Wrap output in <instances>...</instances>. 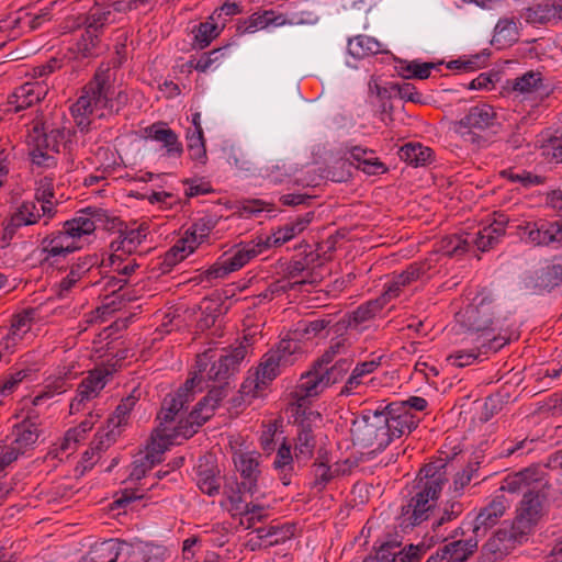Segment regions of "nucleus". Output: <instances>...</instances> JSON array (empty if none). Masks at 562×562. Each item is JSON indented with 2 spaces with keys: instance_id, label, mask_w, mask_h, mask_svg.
<instances>
[{
  "instance_id": "41",
  "label": "nucleus",
  "mask_w": 562,
  "mask_h": 562,
  "mask_svg": "<svg viewBox=\"0 0 562 562\" xmlns=\"http://www.w3.org/2000/svg\"><path fill=\"white\" fill-rule=\"evenodd\" d=\"M384 304V296L361 304L350 314L348 326L350 328L359 329L361 325L373 319L382 311ZM361 329H363V327H361L360 330Z\"/></svg>"
},
{
  "instance_id": "47",
  "label": "nucleus",
  "mask_w": 562,
  "mask_h": 562,
  "mask_svg": "<svg viewBox=\"0 0 562 562\" xmlns=\"http://www.w3.org/2000/svg\"><path fill=\"white\" fill-rule=\"evenodd\" d=\"M347 48L351 56L361 59L366 56L380 53L381 44L374 37L368 35H358L349 40Z\"/></svg>"
},
{
  "instance_id": "26",
  "label": "nucleus",
  "mask_w": 562,
  "mask_h": 562,
  "mask_svg": "<svg viewBox=\"0 0 562 562\" xmlns=\"http://www.w3.org/2000/svg\"><path fill=\"white\" fill-rule=\"evenodd\" d=\"M122 553L124 557L122 562H162L164 552L160 547L148 542L136 540L133 542L121 541Z\"/></svg>"
},
{
  "instance_id": "25",
  "label": "nucleus",
  "mask_w": 562,
  "mask_h": 562,
  "mask_svg": "<svg viewBox=\"0 0 562 562\" xmlns=\"http://www.w3.org/2000/svg\"><path fill=\"white\" fill-rule=\"evenodd\" d=\"M147 232L148 225L146 223H142L137 227L125 224L119 235V239L113 240L110 245L113 251V258H119L121 256L120 251L123 254H133L136 251L137 247L146 238Z\"/></svg>"
},
{
  "instance_id": "35",
  "label": "nucleus",
  "mask_w": 562,
  "mask_h": 562,
  "mask_svg": "<svg viewBox=\"0 0 562 562\" xmlns=\"http://www.w3.org/2000/svg\"><path fill=\"white\" fill-rule=\"evenodd\" d=\"M98 263L97 256H85L72 263L69 273L58 284V295L64 296L75 284Z\"/></svg>"
},
{
  "instance_id": "14",
  "label": "nucleus",
  "mask_w": 562,
  "mask_h": 562,
  "mask_svg": "<svg viewBox=\"0 0 562 562\" xmlns=\"http://www.w3.org/2000/svg\"><path fill=\"white\" fill-rule=\"evenodd\" d=\"M435 257L436 255L429 256L422 261H415L401 273L394 274L392 280L386 284L384 296H387L389 299L396 297L404 286L409 285L424 277L429 278L430 270H432L437 263V259Z\"/></svg>"
},
{
  "instance_id": "54",
  "label": "nucleus",
  "mask_w": 562,
  "mask_h": 562,
  "mask_svg": "<svg viewBox=\"0 0 562 562\" xmlns=\"http://www.w3.org/2000/svg\"><path fill=\"white\" fill-rule=\"evenodd\" d=\"M536 471L525 469L519 472L507 475L501 486V490L508 493H517L528 487L530 482L536 481Z\"/></svg>"
},
{
  "instance_id": "12",
  "label": "nucleus",
  "mask_w": 562,
  "mask_h": 562,
  "mask_svg": "<svg viewBox=\"0 0 562 562\" xmlns=\"http://www.w3.org/2000/svg\"><path fill=\"white\" fill-rule=\"evenodd\" d=\"M259 457L260 454L254 451L237 452L234 454V464L240 474L241 481L239 483L236 482L235 487L233 485H225L224 493L226 496L232 493V490L239 492L238 494L240 496L244 494L254 496L258 492V479L261 473L259 469Z\"/></svg>"
},
{
  "instance_id": "36",
  "label": "nucleus",
  "mask_w": 562,
  "mask_h": 562,
  "mask_svg": "<svg viewBox=\"0 0 562 562\" xmlns=\"http://www.w3.org/2000/svg\"><path fill=\"white\" fill-rule=\"evenodd\" d=\"M380 364V360H370L357 363L345 382V385L341 387L339 395L349 396L359 393L358 389L363 384L364 376L375 371Z\"/></svg>"
},
{
  "instance_id": "57",
  "label": "nucleus",
  "mask_w": 562,
  "mask_h": 562,
  "mask_svg": "<svg viewBox=\"0 0 562 562\" xmlns=\"http://www.w3.org/2000/svg\"><path fill=\"white\" fill-rule=\"evenodd\" d=\"M220 218L221 217L217 215L206 214L194 222L191 227L192 231L190 232L189 229L187 234L190 233L188 237L189 239H194L195 247L207 238L211 231L217 225Z\"/></svg>"
},
{
  "instance_id": "60",
  "label": "nucleus",
  "mask_w": 562,
  "mask_h": 562,
  "mask_svg": "<svg viewBox=\"0 0 562 562\" xmlns=\"http://www.w3.org/2000/svg\"><path fill=\"white\" fill-rule=\"evenodd\" d=\"M125 284L126 280L117 279L115 277L110 278L105 283V288L112 290V295L106 296L105 300L111 297L112 300L104 303L101 307L98 308V311H102V314L114 312L116 310L115 299L132 301L131 296H127L125 292H122Z\"/></svg>"
},
{
  "instance_id": "24",
  "label": "nucleus",
  "mask_w": 562,
  "mask_h": 562,
  "mask_svg": "<svg viewBox=\"0 0 562 562\" xmlns=\"http://www.w3.org/2000/svg\"><path fill=\"white\" fill-rule=\"evenodd\" d=\"M40 437V429L36 423L25 419L13 426L11 437H7L8 443L14 448L16 456L21 457L33 449Z\"/></svg>"
},
{
  "instance_id": "52",
  "label": "nucleus",
  "mask_w": 562,
  "mask_h": 562,
  "mask_svg": "<svg viewBox=\"0 0 562 562\" xmlns=\"http://www.w3.org/2000/svg\"><path fill=\"white\" fill-rule=\"evenodd\" d=\"M176 443L169 434V427H157L151 435V441L147 446L145 454H151L150 459H157V463L161 461V456L169 448Z\"/></svg>"
},
{
  "instance_id": "63",
  "label": "nucleus",
  "mask_w": 562,
  "mask_h": 562,
  "mask_svg": "<svg viewBox=\"0 0 562 562\" xmlns=\"http://www.w3.org/2000/svg\"><path fill=\"white\" fill-rule=\"evenodd\" d=\"M539 285L543 289H553L562 282V263L547 266L538 276Z\"/></svg>"
},
{
  "instance_id": "17",
  "label": "nucleus",
  "mask_w": 562,
  "mask_h": 562,
  "mask_svg": "<svg viewBox=\"0 0 562 562\" xmlns=\"http://www.w3.org/2000/svg\"><path fill=\"white\" fill-rule=\"evenodd\" d=\"M114 22V14L110 7L97 0L94 5L91 7L87 13L69 18L65 27L70 31H76L80 30L82 26H87L103 34L104 29Z\"/></svg>"
},
{
  "instance_id": "38",
  "label": "nucleus",
  "mask_w": 562,
  "mask_h": 562,
  "mask_svg": "<svg viewBox=\"0 0 562 562\" xmlns=\"http://www.w3.org/2000/svg\"><path fill=\"white\" fill-rule=\"evenodd\" d=\"M194 239H189L188 236L178 239L177 243L164 255L160 263L161 272H169L172 267L186 259L188 255L194 251Z\"/></svg>"
},
{
  "instance_id": "4",
  "label": "nucleus",
  "mask_w": 562,
  "mask_h": 562,
  "mask_svg": "<svg viewBox=\"0 0 562 562\" xmlns=\"http://www.w3.org/2000/svg\"><path fill=\"white\" fill-rule=\"evenodd\" d=\"M507 319L498 296L490 289L483 288L473 297L464 311L457 314V322L471 336L473 341L492 338Z\"/></svg>"
},
{
  "instance_id": "31",
  "label": "nucleus",
  "mask_w": 562,
  "mask_h": 562,
  "mask_svg": "<svg viewBox=\"0 0 562 562\" xmlns=\"http://www.w3.org/2000/svg\"><path fill=\"white\" fill-rule=\"evenodd\" d=\"M326 387L328 386L325 383L322 367L314 362L311 370L301 375L294 395L299 400L313 397L321 394Z\"/></svg>"
},
{
  "instance_id": "39",
  "label": "nucleus",
  "mask_w": 562,
  "mask_h": 562,
  "mask_svg": "<svg viewBox=\"0 0 562 562\" xmlns=\"http://www.w3.org/2000/svg\"><path fill=\"white\" fill-rule=\"evenodd\" d=\"M295 454L291 452V446L285 441L279 447L273 461L274 469L279 472V479L283 485L288 486L294 475Z\"/></svg>"
},
{
  "instance_id": "43",
  "label": "nucleus",
  "mask_w": 562,
  "mask_h": 562,
  "mask_svg": "<svg viewBox=\"0 0 562 562\" xmlns=\"http://www.w3.org/2000/svg\"><path fill=\"white\" fill-rule=\"evenodd\" d=\"M402 546V540L397 537L387 536L380 544H374L373 551L363 560V562H394L396 560L395 550Z\"/></svg>"
},
{
  "instance_id": "27",
  "label": "nucleus",
  "mask_w": 562,
  "mask_h": 562,
  "mask_svg": "<svg viewBox=\"0 0 562 562\" xmlns=\"http://www.w3.org/2000/svg\"><path fill=\"white\" fill-rule=\"evenodd\" d=\"M314 215L315 213L313 211L307 212L304 215L296 217L295 221L279 227L270 236L267 237V240L263 244L265 248L280 247L290 241L308 226V224L313 221Z\"/></svg>"
},
{
  "instance_id": "53",
  "label": "nucleus",
  "mask_w": 562,
  "mask_h": 562,
  "mask_svg": "<svg viewBox=\"0 0 562 562\" xmlns=\"http://www.w3.org/2000/svg\"><path fill=\"white\" fill-rule=\"evenodd\" d=\"M71 373L67 372L64 375L48 378L43 391L33 400L34 405H40L43 400L50 398L56 394L66 392L71 385L69 383Z\"/></svg>"
},
{
  "instance_id": "30",
  "label": "nucleus",
  "mask_w": 562,
  "mask_h": 562,
  "mask_svg": "<svg viewBox=\"0 0 562 562\" xmlns=\"http://www.w3.org/2000/svg\"><path fill=\"white\" fill-rule=\"evenodd\" d=\"M526 20L533 24L555 23L562 20V0H546L526 11Z\"/></svg>"
},
{
  "instance_id": "45",
  "label": "nucleus",
  "mask_w": 562,
  "mask_h": 562,
  "mask_svg": "<svg viewBox=\"0 0 562 562\" xmlns=\"http://www.w3.org/2000/svg\"><path fill=\"white\" fill-rule=\"evenodd\" d=\"M32 313V311H24L23 313L14 316L10 327V333L0 346L3 345L5 349H9L18 341L22 340L23 336L31 329Z\"/></svg>"
},
{
  "instance_id": "62",
  "label": "nucleus",
  "mask_w": 562,
  "mask_h": 562,
  "mask_svg": "<svg viewBox=\"0 0 562 562\" xmlns=\"http://www.w3.org/2000/svg\"><path fill=\"white\" fill-rule=\"evenodd\" d=\"M135 393L136 390H134L128 396L122 398L121 403L116 406L113 416L109 418V424L113 425L114 428L126 424L127 416L139 398Z\"/></svg>"
},
{
  "instance_id": "19",
  "label": "nucleus",
  "mask_w": 562,
  "mask_h": 562,
  "mask_svg": "<svg viewBox=\"0 0 562 562\" xmlns=\"http://www.w3.org/2000/svg\"><path fill=\"white\" fill-rule=\"evenodd\" d=\"M476 346L469 350H458L448 357V361L454 367L464 368L473 364L481 355H487L490 352H497L505 345L508 344V339L503 336H493L492 338L481 339V341H474Z\"/></svg>"
},
{
  "instance_id": "28",
  "label": "nucleus",
  "mask_w": 562,
  "mask_h": 562,
  "mask_svg": "<svg viewBox=\"0 0 562 562\" xmlns=\"http://www.w3.org/2000/svg\"><path fill=\"white\" fill-rule=\"evenodd\" d=\"M52 20L50 10L48 8L41 9L37 13H31L25 10H19L16 18L5 24L4 27H10L12 36L15 37L24 31H35L40 29L43 23ZM3 29V26H0Z\"/></svg>"
},
{
  "instance_id": "16",
  "label": "nucleus",
  "mask_w": 562,
  "mask_h": 562,
  "mask_svg": "<svg viewBox=\"0 0 562 562\" xmlns=\"http://www.w3.org/2000/svg\"><path fill=\"white\" fill-rule=\"evenodd\" d=\"M542 516V499L539 492L528 490L524 492L522 499L517 508V515L512 522L516 529L520 530L519 535H528L538 524Z\"/></svg>"
},
{
  "instance_id": "42",
  "label": "nucleus",
  "mask_w": 562,
  "mask_h": 562,
  "mask_svg": "<svg viewBox=\"0 0 562 562\" xmlns=\"http://www.w3.org/2000/svg\"><path fill=\"white\" fill-rule=\"evenodd\" d=\"M476 548L477 540L475 537L467 540L452 541L440 549L446 555L447 562H464L474 553Z\"/></svg>"
},
{
  "instance_id": "61",
  "label": "nucleus",
  "mask_w": 562,
  "mask_h": 562,
  "mask_svg": "<svg viewBox=\"0 0 562 562\" xmlns=\"http://www.w3.org/2000/svg\"><path fill=\"white\" fill-rule=\"evenodd\" d=\"M480 462H469L468 465L460 472H457L453 476L452 490L454 497L461 496L465 486L470 484L472 479L477 477V471Z\"/></svg>"
},
{
  "instance_id": "32",
  "label": "nucleus",
  "mask_w": 562,
  "mask_h": 562,
  "mask_svg": "<svg viewBox=\"0 0 562 562\" xmlns=\"http://www.w3.org/2000/svg\"><path fill=\"white\" fill-rule=\"evenodd\" d=\"M147 137L160 142L167 149V155L170 157H180L183 153L181 142L178 135L169 127H166L164 122H157L145 128Z\"/></svg>"
},
{
  "instance_id": "8",
  "label": "nucleus",
  "mask_w": 562,
  "mask_h": 562,
  "mask_svg": "<svg viewBox=\"0 0 562 562\" xmlns=\"http://www.w3.org/2000/svg\"><path fill=\"white\" fill-rule=\"evenodd\" d=\"M387 420L383 411H364L352 424L353 441L372 452L384 450L392 442Z\"/></svg>"
},
{
  "instance_id": "59",
  "label": "nucleus",
  "mask_w": 562,
  "mask_h": 562,
  "mask_svg": "<svg viewBox=\"0 0 562 562\" xmlns=\"http://www.w3.org/2000/svg\"><path fill=\"white\" fill-rule=\"evenodd\" d=\"M20 226L36 224L41 218L37 205L34 201H24L10 217Z\"/></svg>"
},
{
  "instance_id": "49",
  "label": "nucleus",
  "mask_w": 562,
  "mask_h": 562,
  "mask_svg": "<svg viewBox=\"0 0 562 562\" xmlns=\"http://www.w3.org/2000/svg\"><path fill=\"white\" fill-rule=\"evenodd\" d=\"M80 30V36L76 42L77 53L82 58H89L98 55L102 34L87 26H82Z\"/></svg>"
},
{
  "instance_id": "44",
  "label": "nucleus",
  "mask_w": 562,
  "mask_h": 562,
  "mask_svg": "<svg viewBox=\"0 0 562 562\" xmlns=\"http://www.w3.org/2000/svg\"><path fill=\"white\" fill-rule=\"evenodd\" d=\"M109 372L106 370H94L85 378L78 386L79 396L90 401L94 398L106 384Z\"/></svg>"
},
{
  "instance_id": "51",
  "label": "nucleus",
  "mask_w": 562,
  "mask_h": 562,
  "mask_svg": "<svg viewBox=\"0 0 562 562\" xmlns=\"http://www.w3.org/2000/svg\"><path fill=\"white\" fill-rule=\"evenodd\" d=\"M533 439L507 438L498 447V458L522 457L533 450Z\"/></svg>"
},
{
  "instance_id": "50",
  "label": "nucleus",
  "mask_w": 562,
  "mask_h": 562,
  "mask_svg": "<svg viewBox=\"0 0 562 562\" xmlns=\"http://www.w3.org/2000/svg\"><path fill=\"white\" fill-rule=\"evenodd\" d=\"M188 404L186 398H181L176 394L167 395L161 404L160 412L157 415L159 420L158 427H168L167 425L172 423L178 413L186 407Z\"/></svg>"
},
{
  "instance_id": "21",
  "label": "nucleus",
  "mask_w": 562,
  "mask_h": 562,
  "mask_svg": "<svg viewBox=\"0 0 562 562\" xmlns=\"http://www.w3.org/2000/svg\"><path fill=\"white\" fill-rule=\"evenodd\" d=\"M402 404H389L382 411L387 417L392 441L409 435L419 424V418L412 412L403 411Z\"/></svg>"
},
{
  "instance_id": "2",
  "label": "nucleus",
  "mask_w": 562,
  "mask_h": 562,
  "mask_svg": "<svg viewBox=\"0 0 562 562\" xmlns=\"http://www.w3.org/2000/svg\"><path fill=\"white\" fill-rule=\"evenodd\" d=\"M448 464L442 459L424 465L419 471L418 491L402 506L398 517L403 530L413 529L434 513L436 503L448 482Z\"/></svg>"
},
{
  "instance_id": "11",
  "label": "nucleus",
  "mask_w": 562,
  "mask_h": 562,
  "mask_svg": "<svg viewBox=\"0 0 562 562\" xmlns=\"http://www.w3.org/2000/svg\"><path fill=\"white\" fill-rule=\"evenodd\" d=\"M262 248H265L263 244L254 243L236 246L232 256L227 257V254H224L214 265L205 270L202 280L211 282L215 279L225 278L231 272L241 269L252 258L258 256Z\"/></svg>"
},
{
  "instance_id": "37",
  "label": "nucleus",
  "mask_w": 562,
  "mask_h": 562,
  "mask_svg": "<svg viewBox=\"0 0 562 562\" xmlns=\"http://www.w3.org/2000/svg\"><path fill=\"white\" fill-rule=\"evenodd\" d=\"M480 233L481 231H479L475 237H472L471 234L445 236L438 243V251L448 257L461 256L469 251L472 244L476 246L475 239Z\"/></svg>"
},
{
  "instance_id": "22",
  "label": "nucleus",
  "mask_w": 562,
  "mask_h": 562,
  "mask_svg": "<svg viewBox=\"0 0 562 562\" xmlns=\"http://www.w3.org/2000/svg\"><path fill=\"white\" fill-rule=\"evenodd\" d=\"M48 87L42 81H29L18 87L9 97L11 112H20L45 98Z\"/></svg>"
},
{
  "instance_id": "46",
  "label": "nucleus",
  "mask_w": 562,
  "mask_h": 562,
  "mask_svg": "<svg viewBox=\"0 0 562 562\" xmlns=\"http://www.w3.org/2000/svg\"><path fill=\"white\" fill-rule=\"evenodd\" d=\"M434 151L422 144H406L400 150V157L414 167L425 166L432 160Z\"/></svg>"
},
{
  "instance_id": "64",
  "label": "nucleus",
  "mask_w": 562,
  "mask_h": 562,
  "mask_svg": "<svg viewBox=\"0 0 562 562\" xmlns=\"http://www.w3.org/2000/svg\"><path fill=\"white\" fill-rule=\"evenodd\" d=\"M349 349V344L345 338H337L330 342V346L325 350L321 358L315 363L319 367L329 366L334 362L335 358L344 355Z\"/></svg>"
},
{
  "instance_id": "15",
  "label": "nucleus",
  "mask_w": 562,
  "mask_h": 562,
  "mask_svg": "<svg viewBox=\"0 0 562 562\" xmlns=\"http://www.w3.org/2000/svg\"><path fill=\"white\" fill-rule=\"evenodd\" d=\"M234 492L227 495V499L231 504L229 512L233 517H239V524L246 529H258L257 524L263 522L269 514L267 507L255 504L252 502H245L243 496Z\"/></svg>"
},
{
  "instance_id": "29",
  "label": "nucleus",
  "mask_w": 562,
  "mask_h": 562,
  "mask_svg": "<svg viewBox=\"0 0 562 562\" xmlns=\"http://www.w3.org/2000/svg\"><path fill=\"white\" fill-rule=\"evenodd\" d=\"M220 470L211 458L200 459L196 467V484L200 491L209 496H214L220 492Z\"/></svg>"
},
{
  "instance_id": "23",
  "label": "nucleus",
  "mask_w": 562,
  "mask_h": 562,
  "mask_svg": "<svg viewBox=\"0 0 562 562\" xmlns=\"http://www.w3.org/2000/svg\"><path fill=\"white\" fill-rule=\"evenodd\" d=\"M295 526L291 524L283 525H269L265 527H258L255 529L256 537L251 538L247 542V547L251 551H256L262 547L263 540H269L268 546L272 547L282 543L294 536Z\"/></svg>"
},
{
  "instance_id": "34",
  "label": "nucleus",
  "mask_w": 562,
  "mask_h": 562,
  "mask_svg": "<svg viewBox=\"0 0 562 562\" xmlns=\"http://www.w3.org/2000/svg\"><path fill=\"white\" fill-rule=\"evenodd\" d=\"M122 553L119 539H108L92 544L79 562H116Z\"/></svg>"
},
{
  "instance_id": "58",
  "label": "nucleus",
  "mask_w": 562,
  "mask_h": 562,
  "mask_svg": "<svg viewBox=\"0 0 562 562\" xmlns=\"http://www.w3.org/2000/svg\"><path fill=\"white\" fill-rule=\"evenodd\" d=\"M435 67L432 63H419L417 60L403 61L398 67V74L404 79H420L425 80L430 77L431 69Z\"/></svg>"
},
{
  "instance_id": "40",
  "label": "nucleus",
  "mask_w": 562,
  "mask_h": 562,
  "mask_svg": "<svg viewBox=\"0 0 562 562\" xmlns=\"http://www.w3.org/2000/svg\"><path fill=\"white\" fill-rule=\"evenodd\" d=\"M464 512V505L460 501L449 499L439 505L435 520L432 521L431 529L437 537L440 536L442 526L458 519Z\"/></svg>"
},
{
  "instance_id": "18",
  "label": "nucleus",
  "mask_w": 562,
  "mask_h": 562,
  "mask_svg": "<svg viewBox=\"0 0 562 562\" xmlns=\"http://www.w3.org/2000/svg\"><path fill=\"white\" fill-rule=\"evenodd\" d=\"M280 366H284L282 361V356H279V353H274L272 350L267 352L259 364L256 378L247 379L241 384V394L246 396L257 397L260 384H266L267 382L272 381L279 374Z\"/></svg>"
},
{
  "instance_id": "6",
  "label": "nucleus",
  "mask_w": 562,
  "mask_h": 562,
  "mask_svg": "<svg viewBox=\"0 0 562 562\" xmlns=\"http://www.w3.org/2000/svg\"><path fill=\"white\" fill-rule=\"evenodd\" d=\"M246 355L247 347L243 344L221 350L210 348L196 356L195 367L207 380L217 381V386L225 385L228 392V380L239 371Z\"/></svg>"
},
{
  "instance_id": "20",
  "label": "nucleus",
  "mask_w": 562,
  "mask_h": 562,
  "mask_svg": "<svg viewBox=\"0 0 562 562\" xmlns=\"http://www.w3.org/2000/svg\"><path fill=\"white\" fill-rule=\"evenodd\" d=\"M311 416L319 418L321 415L310 413L307 417L300 419L296 424V438H295V461L299 465L305 464L314 456L316 448V437L314 427L312 425Z\"/></svg>"
},
{
  "instance_id": "7",
  "label": "nucleus",
  "mask_w": 562,
  "mask_h": 562,
  "mask_svg": "<svg viewBox=\"0 0 562 562\" xmlns=\"http://www.w3.org/2000/svg\"><path fill=\"white\" fill-rule=\"evenodd\" d=\"M93 233L91 222L81 221L79 214L63 224V228L45 236L41 241L42 263H52L50 259L66 257L80 249L77 239Z\"/></svg>"
},
{
  "instance_id": "56",
  "label": "nucleus",
  "mask_w": 562,
  "mask_h": 562,
  "mask_svg": "<svg viewBox=\"0 0 562 562\" xmlns=\"http://www.w3.org/2000/svg\"><path fill=\"white\" fill-rule=\"evenodd\" d=\"M352 363L353 359L350 357H346L336 360L330 367H322V373L324 375L325 383L327 384V386L340 382L351 369Z\"/></svg>"
},
{
  "instance_id": "55",
  "label": "nucleus",
  "mask_w": 562,
  "mask_h": 562,
  "mask_svg": "<svg viewBox=\"0 0 562 562\" xmlns=\"http://www.w3.org/2000/svg\"><path fill=\"white\" fill-rule=\"evenodd\" d=\"M277 23L274 12L272 10H266L262 13L255 12L248 19L238 24L237 31L241 34L254 33L257 30L265 29L268 25Z\"/></svg>"
},
{
  "instance_id": "3",
  "label": "nucleus",
  "mask_w": 562,
  "mask_h": 562,
  "mask_svg": "<svg viewBox=\"0 0 562 562\" xmlns=\"http://www.w3.org/2000/svg\"><path fill=\"white\" fill-rule=\"evenodd\" d=\"M492 216V223L484 226L475 239L476 247L481 251L493 248L505 235L507 228L519 235L521 240L533 246L559 244L553 222L547 220L535 222L510 220L509 216L503 212H494Z\"/></svg>"
},
{
  "instance_id": "5",
  "label": "nucleus",
  "mask_w": 562,
  "mask_h": 562,
  "mask_svg": "<svg viewBox=\"0 0 562 562\" xmlns=\"http://www.w3.org/2000/svg\"><path fill=\"white\" fill-rule=\"evenodd\" d=\"M501 128L497 112L491 104L477 103L453 123V131L460 138L480 149L487 147Z\"/></svg>"
},
{
  "instance_id": "48",
  "label": "nucleus",
  "mask_w": 562,
  "mask_h": 562,
  "mask_svg": "<svg viewBox=\"0 0 562 562\" xmlns=\"http://www.w3.org/2000/svg\"><path fill=\"white\" fill-rule=\"evenodd\" d=\"M225 22L226 19H223L222 26L220 27L218 22L209 19L196 25L192 31L194 34V47L203 49L209 46L211 42L220 35L221 30L225 26Z\"/></svg>"
},
{
  "instance_id": "33",
  "label": "nucleus",
  "mask_w": 562,
  "mask_h": 562,
  "mask_svg": "<svg viewBox=\"0 0 562 562\" xmlns=\"http://www.w3.org/2000/svg\"><path fill=\"white\" fill-rule=\"evenodd\" d=\"M81 221H89L92 224L93 232L97 228H103L106 231H117L120 234L125 226L120 217L110 215L106 210L95 206H88L78 212Z\"/></svg>"
},
{
  "instance_id": "13",
  "label": "nucleus",
  "mask_w": 562,
  "mask_h": 562,
  "mask_svg": "<svg viewBox=\"0 0 562 562\" xmlns=\"http://www.w3.org/2000/svg\"><path fill=\"white\" fill-rule=\"evenodd\" d=\"M512 524L499 528L483 546V554L490 562H497L526 540V535Z\"/></svg>"
},
{
  "instance_id": "9",
  "label": "nucleus",
  "mask_w": 562,
  "mask_h": 562,
  "mask_svg": "<svg viewBox=\"0 0 562 562\" xmlns=\"http://www.w3.org/2000/svg\"><path fill=\"white\" fill-rule=\"evenodd\" d=\"M226 396L227 387L225 385L212 387L207 394L198 402L187 419H181L177 426L169 428L171 439L177 443H179V438L183 440L190 439L198 432L199 428L214 415L216 407Z\"/></svg>"
},
{
  "instance_id": "1",
  "label": "nucleus",
  "mask_w": 562,
  "mask_h": 562,
  "mask_svg": "<svg viewBox=\"0 0 562 562\" xmlns=\"http://www.w3.org/2000/svg\"><path fill=\"white\" fill-rule=\"evenodd\" d=\"M114 78L110 68L99 67L93 77L82 88L81 95L70 106L77 127L82 133L91 128V115L99 119L117 115L130 102L125 90L115 91Z\"/></svg>"
},
{
  "instance_id": "10",
  "label": "nucleus",
  "mask_w": 562,
  "mask_h": 562,
  "mask_svg": "<svg viewBox=\"0 0 562 562\" xmlns=\"http://www.w3.org/2000/svg\"><path fill=\"white\" fill-rule=\"evenodd\" d=\"M64 117L48 114L36 115L32 121V128L29 131V142H40V146L48 147L50 150L59 153L60 145L70 142L74 132L64 126L50 127L47 122H63Z\"/></svg>"
}]
</instances>
